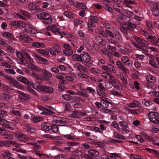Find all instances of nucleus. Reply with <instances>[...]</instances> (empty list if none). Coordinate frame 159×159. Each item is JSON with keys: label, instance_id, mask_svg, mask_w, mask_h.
Instances as JSON below:
<instances>
[{"label": "nucleus", "instance_id": "obj_14", "mask_svg": "<svg viewBox=\"0 0 159 159\" xmlns=\"http://www.w3.org/2000/svg\"><path fill=\"white\" fill-rule=\"evenodd\" d=\"M81 62L86 63V65L88 66L87 64L90 62L91 60V57L89 54L86 52H84L81 54Z\"/></svg>", "mask_w": 159, "mask_h": 159}, {"label": "nucleus", "instance_id": "obj_60", "mask_svg": "<svg viewBox=\"0 0 159 159\" xmlns=\"http://www.w3.org/2000/svg\"><path fill=\"white\" fill-rule=\"evenodd\" d=\"M88 26L89 28H94L96 26V24L91 21L90 19L89 20L87 23Z\"/></svg>", "mask_w": 159, "mask_h": 159}, {"label": "nucleus", "instance_id": "obj_54", "mask_svg": "<svg viewBox=\"0 0 159 159\" xmlns=\"http://www.w3.org/2000/svg\"><path fill=\"white\" fill-rule=\"evenodd\" d=\"M120 18L123 21H126L127 22L130 21V19L129 16L125 15H122L120 17Z\"/></svg>", "mask_w": 159, "mask_h": 159}, {"label": "nucleus", "instance_id": "obj_63", "mask_svg": "<svg viewBox=\"0 0 159 159\" xmlns=\"http://www.w3.org/2000/svg\"><path fill=\"white\" fill-rule=\"evenodd\" d=\"M86 91L89 93H95V90L93 88L91 87H87L86 88Z\"/></svg>", "mask_w": 159, "mask_h": 159}, {"label": "nucleus", "instance_id": "obj_62", "mask_svg": "<svg viewBox=\"0 0 159 159\" xmlns=\"http://www.w3.org/2000/svg\"><path fill=\"white\" fill-rule=\"evenodd\" d=\"M2 118H0V124L2 125H3L6 126L9 124L8 122Z\"/></svg>", "mask_w": 159, "mask_h": 159}, {"label": "nucleus", "instance_id": "obj_21", "mask_svg": "<svg viewBox=\"0 0 159 159\" xmlns=\"http://www.w3.org/2000/svg\"><path fill=\"white\" fill-rule=\"evenodd\" d=\"M133 39L136 41L139 45H145L147 43V41L136 35H134L133 36Z\"/></svg>", "mask_w": 159, "mask_h": 159}, {"label": "nucleus", "instance_id": "obj_44", "mask_svg": "<svg viewBox=\"0 0 159 159\" xmlns=\"http://www.w3.org/2000/svg\"><path fill=\"white\" fill-rule=\"evenodd\" d=\"M10 113L17 117H20L21 115L20 111L19 110L12 109L10 111Z\"/></svg>", "mask_w": 159, "mask_h": 159}, {"label": "nucleus", "instance_id": "obj_58", "mask_svg": "<svg viewBox=\"0 0 159 159\" xmlns=\"http://www.w3.org/2000/svg\"><path fill=\"white\" fill-rule=\"evenodd\" d=\"M90 20L91 21L96 24H98L99 22V19L97 16H92L90 17Z\"/></svg>", "mask_w": 159, "mask_h": 159}, {"label": "nucleus", "instance_id": "obj_47", "mask_svg": "<svg viewBox=\"0 0 159 159\" xmlns=\"http://www.w3.org/2000/svg\"><path fill=\"white\" fill-rule=\"evenodd\" d=\"M32 46L37 48H44L45 45L42 43L38 42H34L32 43Z\"/></svg>", "mask_w": 159, "mask_h": 159}, {"label": "nucleus", "instance_id": "obj_45", "mask_svg": "<svg viewBox=\"0 0 159 159\" xmlns=\"http://www.w3.org/2000/svg\"><path fill=\"white\" fill-rule=\"evenodd\" d=\"M37 51L39 53L42 54L44 56H48L49 55V51L48 50H43L38 49L37 50Z\"/></svg>", "mask_w": 159, "mask_h": 159}, {"label": "nucleus", "instance_id": "obj_25", "mask_svg": "<svg viewBox=\"0 0 159 159\" xmlns=\"http://www.w3.org/2000/svg\"><path fill=\"white\" fill-rule=\"evenodd\" d=\"M73 5L75 7L80 9H86L87 8L84 3L81 2H77L74 3Z\"/></svg>", "mask_w": 159, "mask_h": 159}, {"label": "nucleus", "instance_id": "obj_52", "mask_svg": "<svg viewBox=\"0 0 159 159\" xmlns=\"http://www.w3.org/2000/svg\"><path fill=\"white\" fill-rule=\"evenodd\" d=\"M142 103L147 107H149L153 104V103L149 101L146 99H143L142 101Z\"/></svg>", "mask_w": 159, "mask_h": 159}, {"label": "nucleus", "instance_id": "obj_30", "mask_svg": "<svg viewBox=\"0 0 159 159\" xmlns=\"http://www.w3.org/2000/svg\"><path fill=\"white\" fill-rule=\"evenodd\" d=\"M67 84L66 80H60L58 85L59 90L60 91H64L65 90V87L64 85Z\"/></svg>", "mask_w": 159, "mask_h": 159}, {"label": "nucleus", "instance_id": "obj_1", "mask_svg": "<svg viewBox=\"0 0 159 159\" xmlns=\"http://www.w3.org/2000/svg\"><path fill=\"white\" fill-rule=\"evenodd\" d=\"M38 18L42 20V22L47 25L51 24L52 22V16L48 13L43 12L37 15Z\"/></svg>", "mask_w": 159, "mask_h": 159}, {"label": "nucleus", "instance_id": "obj_57", "mask_svg": "<svg viewBox=\"0 0 159 159\" xmlns=\"http://www.w3.org/2000/svg\"><path fill=\"white\" fill-rule=\"evenodd\" d=\"M114 136V138L116 139H121L124 140L125 139V137L123 135L120 134H118L117 133H115V134Z\"/></svg>", "mask_w": 159, "mask_h": 159}, {"label": "nucleus", "instance_id": "obj_59", "mask_svg": "<svg viewBox=\"0 0 159 159\" xmlns=\"http://www.w3.org/2000/svg\"><path fill=\"white\" fill-rule=\"evenodd\" d=\"M128 127H125L121 129V132L123 134L126 135L128 134L130 131L128 129Z\"/></svg>", "mask_w": 159, "mask_h": 159}, {"label": "nucleus", "instance_id": "obj_15", "mask_svg": "<svg viewBox=\"0 0 159 159\" xmlns=\"http://www.w3.org/2000/svg\"><path fill=\"white\" fill-rule=\"evenodd\" d=\"M102 67L103 70L106 71L107 72H111L113 73L116 72V70L114 67L110 64H108L107 66H102Z\"/></svg>", "mask_w": 159, "mask_h": 159}, {"label": "nucleus", "instance_id": "obj_2", "mask_svg": "<svg viewBox=\"0 0 159 159\" xmlns=\"http://www.w3.org/2000/svg\"><path fill=\"white\" fill-rule=\"evenodd\" d=\"M28 86L34 87V88L38 91H41L43 90V88L44 86L41 85L39 83L36 82L34 85L33 82L30 80H19Z\"/></svg>", "mask_w": 159, "mask_h": 159}, {"label": "nucleus", "instance_id": "obj_35", "mask_svg": "<svg viewBox=\"0 0 159 159\" xmlns=\"http://www.w3.org/2000/svg\"><path fill=\"white\" fill-rule=\"evenodd\" d=\"M43 90L42 92H45L47 93H52L54 91L53 89L51 87H48L47 86H44L43 87Z\"/></svg>", "mask_w": 159, "mask_h": 159}, {"label": "nucleus", "instance_id": "obj_3", "mask_svg": "<svg viewBox=\"0 0 159 159\" xmlns=\"http://www.w3.org/2000/svg\"><path fill=\"white\" fill-rule=\"evenodd\" d=\"M152 15L156 16H159V2H152L150 4Z\"/></svg>", "mask_w": 159, "mask_h": 159}, {"label": "nucleus", "instance_id": "obj_37", "mask_svg": "<svg viewBox=\"0 0 159 159\" xmlns=\"http://www.w3.org/2000/svg\"><path fill=\"white\" fill-rule=\"evenodd\" d=\"M10 81L9 82V84L16 88H18L20 85L19 83L17 80H8Z\"/></svg>", "mask_w": 159, "mask_h": 159}, {"label": "nucleus", "instance_id": "obj_4", "mask_svg": "<svg viewBox=\"0 0 159 159\" xmlns=\"http://www.w3.org/2000/svg\"><path fill=\"white\" fill-rule=\"evenodd\" d=\"M15 136L18 140L24 142L27 141H33L34 140V139L28 138L26 135L19 131L15 132Z\"/></svg>", "mask_w": 159, "mask_h": 159}, {"label": "nucleus", "instance_id": "obj_48", "mask_svg": "<svg viewBox=\"0 0 159 159\" xmlns=\"http://www.w3.org/2000/svg\"><path fill=\"white\" fill-rule=\"evenodd\" d=\"M0 89H3L4 91L8 93L10 92L11 90V89L9 87L1 83H0Z\"/></svg>", "mask_w": 159, "mask_h": 159}, {"label": "nucleus", "instance_id": "obj_51", "mask_svg": "<svg viewBox=\"0 0 159 159\" xmlns=\"http://www.w3.org/2000/svg\"><path fill=\"white\" fill-rule=\"evenodd\" d=\"M113 8L114 9L119 13H121V7L119 4H114L113 6Z\"/></svg>", "mask_w": 159, "mask_h": 159}, {"label": "nucleus", "instance_id": "obj_36", "mask_svg": "<svg viewBox=\"0 0 159 159\" xmlns=\"http://www.w3.org/2000/svg\"><path fill=\"white\" fill-rule=\"evenodd\" d=\"M42 129L45 131L46 132L51 131V125L48 123H45L42 124L41 125Z\"/></svg>", "mask_w": 159, "mask_h": 159}, {"label": "nucleus", "instance_id": "obj_31", "mask_svg": "<svg viewBox=\"0 0 159 159\" xmlns=\"http://www.w3.org/2000/svg\"><path fill=\"white\" fill-rule=\"evenodd\" d=\"M12 96V95L9 94L2 93L0 94L1 99L6 101L9 100Z\"/></svg>", "mask_w": 159, "mask_h": 159}, {"label": "nucleus", "instance_id": "obj_55", "mask_svg": "<svg viewBox=\"0 0 159 159\" xmlns=\"http://www.w3.org/2000/svg\"><path fill=\"white\" fill-rule=\"evenodd\" d=\"M2 36L5 38L12 39L13 38V34L9 32H4L2 34Z\"/></svg>", "mask_w": 159, "mask_h": 159}, {"label": "nucleus", "instance_id": "obj_26", "mask_svg": "<svg viewBox=\"0 0 159 159\" xmlns=\"http://www.w3.org/2000/svg\"><path fill=\"white\" fill-rule=\"evenodd\" d=\"M94 39L96 42L98 43L100 45L102 46H104L106 44L105 40L99 36H96L94 38Z\"/></svg>", "mask_w": 159, "mask_h": 159}, {"label": "nucleus", "instance_id": "obj_61", "mask_svg": "<svg viewBox=\"0 0 159 159\" xmlns=\"http://www.w3.org/2000/svg\"><path fill=\"white\" fill-rule=\"evenodd\" d=\"M62 97L64 99L67 101H70L72 98V96L69 94H63Z\"/></svg>", "mask_w": 159, "mask_h": 159}, {"label": "nucleus", "instance_id": "obj_23", "mask_svg": "<svg viewBox=\"0 0 159 159\" xmlns=\"http://www.w3.org/2000/svg\"><path fill=\"white\" fill-rule=\"evenodd\" d=\"M42 74L41 76L44 77L46 80H49L52 77V74L46 70H42Z\"/></svg>", "mask_w": 159, "mask_h": 159}, {"label": "nucleus", "instance_id": "obj_28", "mask_svg": "<svg viewBox=\"0 0 159 159\" xmlns=\"http://www.w3.org/2000/svg\"><path fill=\"white\" fill-rule=\"evenodd\" d=\"M81 96L79 97V98L82 102L85 101L89 97V94L85 92L81 91Z\"/></svg>", "mask_w": 159, "mask_h": 159}, {"label": "nucleus", "instance_id": "obj_39", "mask_svg": "<svg viewBox=\"0 0 159 159\" xmlns=\"http://www.w3.org/2000/svg\"><path fill=\"white\" fill-rule=\"evenodd\" d=\"M32 120L34 123L40 122L43 120V118L40 116H34L32 117Z\"/></svg>", "mask_w": 159, "mask_h": 159}, {"label": "nucleus", "instance_id": "obj_34", "mask_svg": "<svg viewBox=\"0 0 159 159\" xmlns=\"http://www.w3.org/2000/svg\"><path fill=\"white\" fill-rule=\"evenodd\" d=\"M25 30L26 32L30 34H34L36 33V30L29 26H26L25 28Z\"/></svg>", "mask_w": 159, "mask_h": 159}, {"label": "nucleus", "instance_id": "obj_7", "mask_svg": "<svg viewBox=\"0 0 159 159\" xmlns=\"http://www.w3.org/2000/svg\"><path fill=\"white\" fill-rule=\"evenodd\" d=\"M145 38L149 42L154 44L155 45H157V44L159 42V39L157 38L156 34L153 35H145Z\"/></svg>", "mask_w": 159, "mask_h": 159}, {"label": "nucleus", "instance_id": "obj_42", "mask_svg": "<svg viewBox=\"0 0 159 159\" xmlns=\"http://www.w3.org/2000/svg\"><path fill=\"white\" fill-rule=\"evenodd\" d=\"M25 129H26L27 132L31 133L36 134L37 132V130L36 129L32 128L29 125L25 126Z\"/></svg>", "mask_w": 159, "mask_h": 159}, {"label": "nucleus", "instance_id": "obj_10", "mask_svg": "<svg viewBox=\"0 0 159 159\" xmlns=\"http://www.w3.org/2000/svg\"><path fill=\"white\" fill-rule=\"evenodd\" d=\"M38 108L42 111L40 113L41 114L50 116L53 115L54 114L53 111L42 106H39Z\"/></svg>", "mask_w": 159, "mask_h": 159}, {"label": "nucleus", "instance_id": "obj_18", "mask_svg": "<svg viewBox=\"0 0 159 159\" xmlns=\"http://www.w3.org/2000/svg\"><path fill=\"white\" fill-rule=\"evenodd\" d=\"M3 135L5 139L12 140L13 138V133L11 131L5 129L3 131Z\"/></svg>", "mask_w": 159, "mask_h": 159}, {"label": "nucleus", "instance_id": "obj_20", "mask_svg": "<svg viewBox=\"0 0 159 159\" xmlns=\"http://www.w3.org/2000/svg\"><path fill=\"white\" fill-rule=\"evenodd\" d=\"M29 8L31 10H35L37 13L41 11L42 9L39 8L37 6L32 2H29L28 5Z\"/></svg>", "mask_w": 159, "mask_h": 159}, {"label": "nucleus", "instance_id": "obj_16", "mask_svg": "<svg viewBox=\"0 0 159 159\" xmlns=\"http://www.w3.org/2000/svg\"><path fill=\"white\" fill-rule=\"evenodd\" d=\"M116 65L120 70L124 72L125 73H129V70L128 69L126 68L125 65L120 61H117L116 62Z\"/></svg>", "mask_w": 159, "mask_h": 159}, {"label": "nucleus", "instance_id": "obj_8", "mask_svg": "<svg viewBox=\"0 0 159 159\" xmlns=\"http://www.w3.org/2000/svg\"><path fill=\"white\" fill-rule=\"evenodd\" d=\"M103 0L104 1L102 3L103 7L106 11L112 14V15H114L115 13L114 12L112 8L110 6L111 4L110 2L107 0Z\"/></svg>", "mask_w": 159, "mask_h": 159}, {"label": "nucleus", "instance_id": "obj_40", "mask_svg": "<svg viewBox=\"0 0 159 159\" xmlns=\"http://www.w3.org/2000/svg\"><path fill=\"white\" fill-rule=\"evenodd\" d=\"M103 91L100 90V89H97V91L98 94L100 97L101 99L102 100L104 98H106L107 97V95L106 94L105 92H104Z\"/></svg>", "mask_w": 159, "mask_h": 159}, {"label": "nucleus", "instance_id": "obj_46", "mask_svg": "<svg viewBox=\"0 0 159 159\" xmlns=\"http://www.w3.org/2000/svg\"><path fill=\"white\" fill-rule=\"evenodd\" d=\"M80 111H74L72 112L70 115V117L73 118H78L80 117Z\"/></svg>", "mask_w": 159, "mask_h": 159}, {"label": "nucleus", "instance_id": "obj_29", "mask_svg": "<svg viewBox=\"0 0 159 159\" xmlns=\"http://www.w3.org/2000/svg\"><path fill=\"white\" fill-rule=\"evenodd\" d=\"M88 154L92 157H97L99 156V152L96 150L94 149H90L88 151Z\"/></svg>", "mask_w": 159, "mask_h": 159}, {"label": "nucleus", "instance_id": "obj_56", "mask_svg": "<svg viewBox=\"0 0 159 159\" xmlns=\"http://www.w3.org/2000/svg\"><path fill=\"white\" fill-rule=\"evenodd\" d=\"M20 21H12L10 22V25L15 26V27H19L20 25Z\"/></svg>", "mask_w": 159, "mask_h": 159}, {"label": "nucleus", "instance_id": "obj_11", "mask_svg": "<svg viewBox=\"0 0 159 159\" xmlns=\"http://www.w3.org/2000/svg\"><path fill=\"white\" fill-rule=\"evenodd\" d=\"M98 33L102 36L106 38L109 36L111 38H113L115 36L112 32L107 30H100L99 31Z\"/></svg>", "mask_w": 159, "mask_h": 159}, {"label": "nucleus", "instance_id": "obj_43", "mask_svg": "<svg viewBox=\"0 0 159 159\" xmlns=\"http://www.w3.org/2000/svg\"><path fill=\"white\" fill-rule=\"evenodd\" d=\"M58 125H51V131L50 132L51 133H57L59 130V128L58 127Z\"/></svg>", "mask_w": 159, "mask_h": 159}, {"label": "nucleus", "instance_id": "obj_24", "mask_svg": "<svg viewBox=\"0 0 159 159\" xmlns=\"http://www.w3.org/2000/svg\"><path fill=\"white\" fill-rule=\"evenodd\" d=\"M100 102L102 103L103 107L107 108L109 107L110 104L109 99L107 98H104L101 100Z\"/></svg>", "mask_w": 159, "mask_h": 159}, {"label": "nucleus", "instance_id": "obj_27", "mask_svg": "<svg viewBox=\"0 0 159 159\" xmlns=\"http://www.w3.org/2000/svg\"><path fill=\"white\" fill-rule=\"evenodd\" d=\"M67 119L62 118L57 120V123L59 126H65L67 125Z\"/></svg>", "mask_w": 159, "mask_h": 159}, {"label": "nucleus", "instance_id": "obj_32", "mask_svg": "<svg viewBox=\"0 0 159 159\" xmlns=\"http://www.w3.org/2000/svg\"><path fill=\"white\" fill-rule=\"evenodd\" d=\"M99 127H96L97 132L100 134L103 133V131L106 130L107 129V127L103 124H100Z\"/></svg>", "mask_w": 159, "mask_h": 159}, {"label": "nucleus", "instance_id": "obj_38", "mask_svg": "<svg viewBox=\"0 0 159 159\" xmlns=\"http://www.w3.org/2000/svg\"><path fill=\"white\" fill-rule=\"evenodd\" d=\"M63 15L70 20H72L74 18V16L75 15L74 13L67 11H64Z\"/></svg>", "mask_w": 159, "mask_h": 159}, {"label": "nucleus", "instance_id": "obj_50", "mask_svg": "<svg viewBox=\"0 0 159 159\" xmlns=\"http://www.w3.org/2000/svg\"><path fill=\"white\" fill-rule=\"evenodd\" d=\"M118 124L121 127V129L125 128L128 127V123L125 121H121L118 122Z\"/></svg>", "mask_w": 159, "mask_h": 159}, {"label": "nucleus", "instance_id": "obj_5", "mask_svg": "<svg viewBox=\"0 0 159 159\" xmlns=\"http://www.w3.org/2000/svg\"><path fill=\"white\" fill-rule=\"evenodd\" d=\"M149 120L152 123L156 124L159 123V114L157 112L152 111L148 114Z\"/></svg>", "mask_w": 159, "mask_h": 159}, {"label": "nucleus", "instance_id": "obj_9", "mask_svg": "<svg viewBox=\"0 0 159 159\" xmlns=\"http://www.w3.org/2000/svg\"><path fill=\"white\" fill-rule=\"evenodd\" d=\"M73 154L69 159H80L83 158V153L81 150L76 149L73 152Z\"/></svg>", "mask_w": 159, "mask_h": 159}, {"label": "nucleus", "instance_id": "obj_6", "mask_svg": "<svg viewBox=\"0 0 159 159\" xmlns=\"http://www.w3.org/2000/svg\"><path fill=\"white\" fill-rule=\"evenodd\" d=\"M121 26L122 28L126 29L128 30L133 32L134 29L136 28L137 26L136 24L129 21L128 22H122L121 23Z\"/></svg>", "mask_w": 159, "mask_h": 159}, {"label": "nucleus", "instance_id": "obj_13", "mask_svg": "<svg viewBox=\"0 0 159 159\" xmlns=\"http://www.w3.org/2000/svg\"><path fill=\"white\" fill-rule=\"evenodd\" d=\"M14 146L16 148L19 147L20 145L16 142L13 141L6 142L3 141H0V146Z\"/></svg>", "mask_w": 159, "mask_h": 159}, {"label": "nucleus", "instance_id": "obj_19", "mask_svg": "<svg viewBox=\"0 0 159 159\" xmlns=\"http://www.w3.org/2000/svg\"><path fill=\"white\" fill-rule=\"evenodd\" d=\"M74 66L81 72L85 73L87 71L86 68L79 63H75L74 64Z\"/></svg>", "mask_w": 159, "mask_h": 159}, {"label": "nucleus", "instance_id": "obj_17", "mask_svg": "<svg viewBox=\"0 0 159 159\" xmlns=\"http://www.w3.org/2000/svg\"><path fill=\"white\" fill-rule=\"evenodd\" d=\"M122 156L120 153H109L107 155V159H120Z\"/></svg>", "mask_w": 159, "mask_h": 159}, {"label": "nucleus", "instance_id": "obj_22", "mask_svg": "<svg viewBox=\"0 0 159 159\" xmlns=\"http://www.w3.org/2000/svg\"><path fill=\"white\" fill-rule=\"evenodd\" d=\"M128 106L131 108L139 107L141 106V103L138 101L134 100L132 102L129 103L128 104Z\"/></svg>", "mask_w": 159, "mask_h": 159}, {"label": "nucleus", "instance_id": "obj_64", "mask_svg": "<svg viewBox=\"0 0 159 159\" xmlns=\"http://www.w3.org/2000/svg\"><path fill=\"white\" fill-rule=\"evenodd\" d=\"M135 138L140 143H143L144 141V139L143 138V137L140 135H136Z\"/></svg>", "mask_w": 159, "mask_h": 159}, {"label": "nucleus", "instance_id": "obj_53", "mask_svg": "<svg viewBox=\"0 0 159 159\" xmlns=\"http://www.w3.org/2000/svg\"><path fill=\"white\" fill-rule=\"evenodd\" d=\"M138 111V109L134 110L130 108H128L127 109V111L129 113L131 114L136 115H137L139 114Z\"/></svg>", "mask_w": 159, "mask_h": 159}, {"label": "nucleus", "instance_id": "obj_41", "mask_svg": "<svg viewBox=\"0 0 159 159\" xmlns=\"http://www.w3.org/2000/svg\"><path fill=\"white\" fill-rule=\"evenodd\" d=\"M35 57L38 60L42 61V63L45 65L48 64V60L47 59L42 57L39 56L35 55Z\"/></svg>", "mask_w": 159, "mask_h": 159}, {"label": "nucleus", "instance_id": "obj_49", "mask_svg": "<svg viewBox=\"0 0 159 159\" xmlns=\"http://www.w3.org/2000/svg\"><path fill=\"white\" fill-rule=\"evenodd\" d=\"M72 58L74 61L81 62L82 60V59H81V54L80 55L74 54L72 56Z\"/></svg>", "mask_w": 159, "mask_h": 159}, {"label": "nucleus", "instance_id": "obj_33", "mask_svg": "<svg viewBox=\"0 0 159 159\" xmlns=\"http://www.w3.org/2000/svg\"><path fill=\"white\" fill-rule=\"evenodd\" d=\"M30 96L28 94L23 93L21 94L20 98L21 100L24 102H27L30 100Z\"/></svg>", "mask_w": 159, "mask_h": 159}, {"label": "nucleus", "instance_id": "obj_12", "mask_svg": "<svg viewBox=\"0 0 159 159\" xmlns=\"http://www.w3.org/2000/svg\"><path fill=\"white\" fill-rule=\"evenodd\" d=\"M64 49L63 52L67 56H71L73 53V50L70 45L67 44H64Z\"/></svg>", "mask_w": 159, "mask_h": 159}]
</instances>
